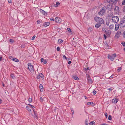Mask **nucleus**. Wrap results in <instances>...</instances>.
Returning a JSON list of instances; mask_svg holds the SVG:
<instances>
[{
    "mask_svg": "<svg viewBox=\"0 0 125 125\" xmlns=\"http://www.w3.org/2000/svg\"><path fill=\"white\" fill-rule=\"evenodd\" d=\"M84 97H85V99H87V97H86V96H84Z\"/></svg>",
    "mask_w": 125,
    "mask_h": 125,
    "instance_id": "338daca9",
    "label": "nucleus"
},
{
    "mask_svg": "<svg viewBox=\"0 0 125 125\" xmlns=\"http://www.w3.org/2000/svg\"><path fill=\"white\" fill-rule=\"evenodd\" d=\"M63 58H65L66 59H67V58L66 57V56L65 55H64L63 56Z\"/></svg>",
    "mask_w": 125,
    "mask_h": 125,
    "instance_id": "5fc2aeb1",
    "label": "nucleus"
},
{
    "mask_svg": "<svg viewBox=\"0 0 125 125\" xmlns=\"http://www.w3.org/2000/svg\"><path fill=\"white\" fill-rule=\"evenodd\" d=\"M60 3L58 2H57L56 3V5L55 7H57L58 6V5H60Z\"/></svg>",
    "mask_w": 125,
    "mask_h": 125,
    "instance_id": "393cba45",
    "label": "nucleus"
},
{
    "mask_svg": "<svg viewBox=\"0 0 125 125\" xmlns=\"http://www.w3.org/2000/svg\"><path fill=\"white\" fill-rule=\"evenodd\" d=\"M93 104V103L92 102H88L87 103V104L88 105H91V104Z\"/></svg>",
    "mask_w": 125,
    "mask_h": 125,
    "instance_id": "7c9ffc66",
    "label": "nucleus"
},
{
    "mask_svg": "<svg viewBox=\"0 0 125 125\" xmlns=\"http://www.w3.org/2000/svg\"><path fill=\"white\" fill-rule=\"evenodd\" d=\"M101 24H100V23H97L95 25V27L96 28H99Z\"/></svg>",
    "mask_w": 125,
    "mask_h": 125,
    "instance_id": "a211bd4d",
    "label": "nucleus"
},
{
    "mask_svg": "<svg viewBox=\"0 0 125 125\" xmlns=\"http://www.w3.org/2000/svg\"><path fill=\"white\" fill-rule=\"evenodd\" d=\"M123 38H125V31L124 32L123 34Z\"/></svg>",
    "mask_w": 125,
    "mask_h": 125,
    "instance_id": "c756f323",
    "label": "nucleus"
},
{
    "mask_svg": "<svg viewBox=\"0 0 125 125\" xmlns=\"http://www.w3.org/2000/svg\"><path fill=\"white\" fill-rule=\"evenodd\" d=\"M111 8H109V9H108V10H111V7H110Z\"/></svg>",
    "mask_w": 125,
    "mask_h": 125,
    "instance_id": "774afa93",
    "label": "nucleus"
},
{
    "mask_svg": "<svg viewBox=\"0 0 125 125\" xmlns=\"http://www.w3.org/2000/svg\"><path fill=\"white\" fill-rule=\"evenodd\" d=\"M87 78H90V76L89 75H87Z\"/></svg>",
    "mask_w": 125,
    "mask_h": 125,
    "instance_id": "69168bd1",
    "label": "nucleus"
},
{
    "mask_svg": "<svg viewBox=\"0 0 125 125\" xmlns=\"http://www.w3.org/2000/svg\"><path fill=\"white\" fill-rule=\"evenodd\" d=\"M107 89H108V90H110V91H111V90H112V89L111 88H108Z\"/></svg>",
    "mask_w": 125,
    "mask_h": 125,
    "instance_id": "052dcab7",
    "label": "nucleus"
},
{
    "mask_svg": "<svg viewBox=\"0 0 125 125\" xmlns=\"http://www.w3.org/2000/svg\"><path fill=\"white\" fill-rule=\"evenodd\" d=\"M28 101L30 103H31L32 101V99L31 98H30L28 99Z\"/></svg>",
    "mask_w": 125,
    "mask_h": 125,
    "instance_id": "72a5a7b5",
    "label": "nucleus"
},
{
    "mask_svg": "<svg viewBox=\"0 0 125 125\" xmlns=\"http://www.w3.org/2000/svg\"><path fill=\"white\" fill-rule=\"evenodd\" d=\"M2 103V100L0 98V104Z\"/></svg>",
    "mask_w": 125,
    "mask_h": 125,
    "instance_id": "680f3d73",
    "label": "nucleus"
},
{
    "mask_svg": "<svg viewBox=\"0 0 125 125\" xmlns=\"http://www.w3.org/2000/svg\"><path fill=\"white\" fill-rule=\"evenodd\" d=\"M9 3H10L11 2V0H8Z\"/></svg>",
    "mask_w": 125,
    "mask_h": 125,
    "instance_id": "6e6d98bb",
    "label": "nucleus"
},
{
    "mask_svg": "<svg viewBox=\"0 0 125 125\" xmlns=\"http://www.w3.org/2000/svg\"><path fill=\"white\" fill-rule=\"evenodd\" d=\"M109 22H106V24L108 26L109 25Z\"/></svg>",
    "mask_w": 125,
    "mask_h": 125,
    "instance_id": "864d4df0",
    "label": "nucleus"
},
{
    "mask_svg": "<svg viewBox=\"0 0 125 125\" xmlns=\"http://www.w3.org/2000/svg\"><path fill=\"white\" fill-rule=\"evenodd\" d=\"M42 21L41 20H38L37 21V24H40L42 23Z\"/></svg>",
    "mask_w": 125,
    "mask_h": 125,
    "instance_id": "5701e85b",
    "label": "nucleus"
},
{
    "mask_svg": "<svg viewBox=\"0 0 125 125\" xmlns=\"http://www.w3.org/2000/svg\"><path fill=\"white\" fill-rule=\"evenodd\" d=\"M87 81L90 83H92L93 82V80L92 79H87Z\"/></svg>",
    "mask_w": 125,
    "mask_h": 125,
    "instance_id": "4be33fe9",
    "label": "nucleus"
},
{
    "mask_svg": "<svg viewBox=\"0 0 125 125\" xmlns=\"http://www.w3.org/2000/svg\"><path fill=\"white\" fill-rule=\"evenodd\" d=\"M10 41L11 43H13L14 41L12 39H11L10 40Z\"/></svg>",
    "mask_w": 125,
    "mask_h": 125,
    "instance_id": "c85d7f7f",
    "label": "nucleus"
},
{
    "mask_svg": "<svg viewBox=\"0 0 125 125\" xmlns=\"http://www.w3.org/2000/svg\"><path fill=\"white\" fill-rule=\"evenodd\" d=\"M54 20V19L52 17L50 18V20L51 21H53Z\"/></svg>",
    "mask_w": 125,
    "mask_h": 125,
    "instance_id": "c03bdc74",
    "label": "nucleus"
},
{
    "mask_svg": "<svg viewBox=\"0 0 125 125\" xmlns=\"http://www.w3.org/2000/svg\"><path fill=\"white\" fill-rule=\"evenodd\" d=\"M40 12L43 15H45L46 14V12L42 9H40Z\"/></svg>",
    "mask_w": 125,
    "mask_h": 125,
    "instance_id": "dca6fc26",
    "label": "nucleus"
},
{
    "mask_svg": "<svg viewBox=\"0 0 125 125\" xmlns=\"http://www.w3.org/2000/svg\"><path fill=\"white\" fill-rule=\"evenodd\" d=\"M108 119L110 120H111L112 119V117L110 115L109 116Z\"/></svg>",
    "mask_w": 125,
    "mask_h": 125,
    "instance_id": "2f4dec72",
    "label": "nucleus"
},
{
    "mask_svg": "<svg viewBox=\"0 0 125 125\" xmlns=\"http://www.w3.org/2000/svg\"><path fill=\"white\" fill-rule=\"evenodd\" d=\"M40 91L41 92H42L43 90V87L42 84H40Z\"/></svg>",
    "mask_w": 125,
    "mask_h": 125,
    "instance_id": "4468645a",
    "label": "nucleus"
},
{
    "mask_svg": "<svg viewBox=\"0 0 125 125\" xmlns=\"http://www.w3.org/2000/svg\"><path fill=\"white\" fill-rule=\"evenodd\" d=\"M44 76L43 74L42 73H40L38 74L37 76V78H43Z\"/></svg>",
    "mask_w": 125,
    "mask_h": 125,
    "instance_id": "1a4fd4ad",
    "label": "nucleus"
},
{
    "mask_svg": "<svg viewBox=\"0 0 125 125\" xmlns=\"http://www.w3.org/2000/svg\"><path fill=\"white\" fill-rule=\"evenodd\" d=\"M28 68L29 70L31 72H33V67L31 63H28Z\"/></svg>",
    "mask_w": 125,
    "mask_h": 125,
    "instance_id": "39448f33",
    "label": "nucleus"
},
{
    "mask_svg": "<svg viewBox=\"0 0 125 125\" xmlns=\"http://www.w3.org/2000/svg\"><path fill=\"white\" fill-rule=\"evenodd\" d=\"M104 39H106V38H107V36H106V35L105 34H104Z\"/></svg>",
    "mask_w": 125,
    "mask_h": 125,
    "instance_id": "8fccbe9b",
    "label": "nucleus"
},
{
    "mask_svg": "<svg viewBox=\"0 0 125 125\" xmlns=\"http://www.w3.org/2000/svg\"><path fill=\"white\" fill-rule=\"evenodd\" d=\"M114 10L115 13V14H119V8L118 6H116Z\"/></svg>",
    "mask_w": 125,
    "mask_h": 125,
    "instance_id": "423d86ee",
    "label": "nucleus"
},
{
    "mask_svg": "<svg viewBox=\"0 0 125 125\" xmlns=\"http://www.w3.org/2000/svg\"><path fill=\"white\" fill-rule=\"evenodd\" d=\"M121 69L120 68L118 67L117 69V71L118 72H119L121 70Z\"/></svg>",
    "mask_w": 125,
    "mask_h": 125,
    "instance_id": "49530a36",
    "label": "nucleus"
},
{
    "mask_svg": "<svg viewBox=\"0 0 125 125\" xmlns=\"http://www.w3.org/2000/svg\"><path fill=\"white\" fill-rule=\"evenodd\" d=\"M35 36L34 35L33 37L32 38H31V40H34V38L35 37Z\"/></svg>",
    "mask_w": 125,
    "mask_h": 125,
    "instance_id": "37998d69",
    "label": "nucleus"
},
{
    "mask_svg": "<svg viewBox=\"0 0 125 125\" xmlns=\"http://www.w3.org/2000/svg\"><path fill=\"white\" fill-rule=\"evenodd\" d=\"M112 20L114 23H117L118 22L119 18L117 16H114L112 17Z\"/></svg>",
    "mask_w": 125,
    "mask_h": 125,
    "instance_id": "7ed1b4c3",
    "label": "nucleus"
},
{
    "mask_svg": "<svg viewBox=\"0 0 125 125\" xmlns=\"http://www.w3.org/2000/svg\"><path fill=\"white\" fill-rule=\"evenodd\" d=\"M63 42V40L61 39H59L58 40V44H60L62 43Z\"/></svg>",
    "mask_w": 125,
    "mask_h": 125,
    "instance_id": "6ab92c4d",
    "label": "nucleus"
},
{
    "mask_svg": "<svg viewBox=\"0 0 125 125\" xmlns=\"http://www.w3.org/2000/svg\"><path fill=\"white\" fill-rule=\"evenodd\" d=\"M9 58L11 60H13V59L14 58H13L12 56H10L9 57Z\"/></svg>",
    "mask_w": 125,
    "mask_h": 125,
    "instance_id": "79ce46f5",
    "label": "nucleus"
},
{
    "mask_svg": "<svg viewBox=\"0 0 125 125\" xmlns=\"http://www.w3.org/2000/svg\"><path fill=\"white\" fill-rule=\"evenodd\" d=\"M95 20L98 23L103 24L104 23V21L103 19L102 18L96 17L94 18Z\"/></svg>",
    "mask_w": 125,
    "mask_h": 125,
    "instance_id": "f257e3e1",
    "label": "nucleus"
},
{
    "mask_svg": "<svg viewBox=\"0 0 125 125\" xmlns=\"http://www.w3.org/2000/svg\"><path fill=\"white\" fill-rule=\"evenodd\" d=\"M13 60L15 62H19V60L17 58H14L13 59Z\"/></svg>",
    "mask_w": 125,
    "mask_h": 125,
    "instance_id": "b1692460",
    "label": "nucleus"
},
{
    "mask_svg": "<svg viewBox=\"0 0 125 125\" xmlns=\"http://www.w3.org/2000/svg\"><path fill=\"white\" fill-rule=\"evenodd\" d=\"M116 57V53H114L111 55L108 54V58L110 59L111 61H113L115 57Z\"/></svg>",
    "mask_w": 125,
    "mask_h": 125,
    "instance_id": "f03ea898",
    "label": "nucleus"
},
{
    "mask_svg": "<svg viewBox=\"0 0 125 125\" xmlns=\"http://www.w3.org/2000/svg\"><path fill=\"white\" fill-rule=\"evenodd\" d=\"M55 21L56 23H60L62 21V19L60 18L56 17L55 18Z\"/></svg>",
    "mask_w": 125,
    "mask_h": 125,
    "instance_id": "0eeeda50",
    "label": "nucleus"
},
{
    "mask_svg": "<svg viewBox=\"0 0 125 125\" xmlns=\"http://www.w3.org/2000/svg\"><path fill=\"white\" fill-rule=\"evenodd\" d=\"M73 78H78V77L77 76H73Z\"/></svg>",
    "mask_w": 125,
    "mask_h": 125,
    "instance_id": "4d7b16f0",
    "label": "nucleus"
},
{
    "mask_svg": "<svg viewBox=\"0 0 125 125\" xmlns=\"http://www.w3.org/2000/svg\"><path fill=\"white\" fill-rule=\"evenodd\" d=\"M89 30L90 31H92V28H89L88 29V30L89 31Z\"/></svg>",
    "mask_w": 125,
    "mask_h": 125,
    "instance_id": "3c124183",
    "label": "nucleus"
},
{
    "mask_svg": "<svg viewBox=\"0 0 125 125\" xmlns=\"http://www.w3.org/2000/svg\"><path fill=\"white\" fill-rule=\"evenodd\" d=\"M121 27L123 28L125 26V20L121 21L120 24Z\"/></svg>",
    "mask_w": 125,
    "mask_h": 125,
    "instance_id": "6e6552de",
    "label": "nucleus"
},
{
    "mask_svg": "<svg viewBox=\"0 0 125 125\" xmlns=\"http://www.w3.org/2000/svg\"><path fill=\"white\" fill-rule=\"evenodd\" d=\"M43 63L44 64H46L47 63V62L46 60H45L44 61Z\"/></svg>",
    "mask_w": 125,
    "mask_h": 125,
    "instance_id": "a18cd8bd",
    "label": "nucleus"
},
{
    "mask_svg": "<svg viewBox=\"0 0 125 125\" xmlns=\"http://www.w3.org/2000/svg\"><path fill=\"white\" fill-rule=\"evenodd\" d=\"M28 105L30 106V107H31L32 108H35L34 106L30 104H28Z\"/></svg>",
    "mask_w": 125,
    "mask_h": 125,
    "instance_id": "cd10ccee",
    "label": "nucleus"
},
{
    "mask_svg": "<svg viewBox=\"0 0 125 125\" xmlns=\"http://www.w3.org/2000/svg\"><path fill=\"white\" fill-rule=\"evenodd\" d=\"M10 76L12 78H13L14 77L13 74L12 73L11 74Z\"/></svg>",
    "mask_w": 125,
    "mask_h": 125,
    "instance_id": "f704fd0d",
    "label": "nucleus"
},
{
    "mask_svg": "<svg viewBox=\"0 0 125 125\" xmlns=\"http://www.w3.org/2000/svg\"><path fill=\"white\" fill-rule=\"evenodd\" d=\"M44 59L43 58H42L41 59V62H43V61Z\"/></svg>",
    "mask_w": 125,
    "mask_h": 125,
    "instance_id": "de8ad7c7",
    "label": "nucleus"
},
{
    "mask_svg": "<svg viewBox=\"0 0 125 125\" xmlns=\"http://www.w3.org/2000/svg\"><path fill=\"white\" fill-rule=\"evenodd\" d=\"M96 93V91L94 90L93 92V93L94 95H95Z\"/></svg>",
    "mask_w": 125,
    "mask_h": 125,
    "instance_id": "c9c22d12",
    "label": "nucleus"
},
{
    "mask_svg": "<svg viewBox=\"0 0 125 125\" xmlns=\"http://www.w3.org/2000/svg\"><path fill=\"white\" fill-rule=\"evenodd\" d=\"M2 57L1 56L0 57V61L2 60Z\"/></svg>",
    "mask_w": 125,
    "mask_h": 125,
    "instance_id": "0e129e2a",
    "label": "nucleus"
},
{
    "mask_svg": "<svg viewBox=\"0 0 125 125\" xmlns=\"http://www.w3.org/2000/svg\"><path fill=\"white\" fill-rule=\"evenodd\" d=\"M119 28V24H116L115 25V31H117L118 29Z\"/></svg>",
    "mask_w": 125,
    "mask_h": 125,
    "instance_id": "ddd939ff",
    "label": "nucleus"
},
{
    "mask_svg": "<svg viewBox=\"0 0 125 125\" xmlns=\"http://www.w3.org/2000/svg\"><path fill=\"white\" fill-rule=\"evenodd\" d=\"M88 120H86L85 121V124L86 125H88Z\"/></svg>",
    "mask_w": 125,
    "mask_h": 125,
    "instance_id": "ea45409f",
    "label": "nucleus"
},
{
    "mask_svg": "<svg viewBox=\"0 0 125 125\" xmlns=\"http://www.w3.org/2000/svg\"><path fill=\"white\" fill-rule=\"evenodd\" d=\"M67 29L68 31H69L70 32H71V29H70V28H67Z\"/></svg>",
    "mask_w": 125,
    "mask_h": 125,
    "instance_id": "a19ab883",
    "label": "nucleus"
},
{
    "mask_svg": "<svg viewBox=\"0 0 125 125\" xmlns=\"http://www.w3.org/2000/svg\"><path fill=\"white\" fill-rule=\"evenodd\" d=\"M118 99L117 98H115L114 99H112V102L113 103H116L118 101Z\"/></svg>",
    "mask_w": 125,
    "mask_h": 125,
    "instance_id": "2eb2a0df",
    "label": "nucleus"
},
{
    "mask_svg": "<svg viewBox=\"0 0 125 125\" xmlns=\"http://www.w3.org/2000/svg\"><path fill=\"white\" fill-rule=\"evenodd\" d=\"M30 106L29 105H28L26 106V107L28 110L29 111H31V110L30 109Z\"/></svg>",
    "mask_w": 125,
    "mask_h": 125,
    "instance_id": "412c9836",
    "label": "nucleus"
},
{
    "mask_svg": "<svg viewBox=\"0 0 125 125\" xmlns=\"http://www.w3.org/2000/svg\"><path fill=\"white\" fill-rule=\"evenodd\" d=\"M101 125H108L106 124H101Z\"/></svg>",
    "mask_w": 125,
    "mask_h": 125,
    "instance_id": "e2e57ef3",
    "label": "nucleus"
},
{
    "mask_svg": "<svg viewBox=\"0 0 125 125\" xmlns=\"http://www.w3.org/2000/svg\"><path fill=\"white\" fill-rule=\"evenodd\" d=\"M33 113L31 114V115L35 118L37 119L38 118L37 115L35 113V112L34 111V110H33Z\"/></svg>",
    "mask_w": 125,
    "mask_h": 125,
    "instance_id": "9d476101",
    "label": "nucleus"
},
{
    "mask_svg": "<svg viewBox=\"0 0 125 125\" xmlns=\"http://www.w3.org/2000/svg\"><path fill=\"white\" fill-rule=\"evenodd\" d=\"M60 50V48L59 47H58L57 48V51H59Z\"/></svg>",
    "mask_w": 125,
    "mask_h": 125,
    "instance_id": "58836bf2",
    "label": "nucleus"
},
{
    "mask_svg": "<svg viewBox=\"0 0 125 125\" xmlns=\"http://www.w3.org/2000/svg\"><path fill=\"white\" fill-rule=\"evenodd\" d=\"M50 24V23L49 22H46L44 23L43 24V26L45 27H46L48 26Z\"/></svg>",
    "mask_w": 125,
    "mask_h": 125,
    "instance_id": "9b49d317",
    "label": "nucleus"
},
{
    "mask_svg": "<svg viewBox=\"0 0 125 125\" xmlns=\"http://www.w3.org/2000/svg\"><path fill=\"white\" fill-rule=\"evenodd\" d=\"M123 10L124 13H125V5L123 8Z\"/></svg>",
    "mask_w": 125,
    "mask_h": 125,
    "instance_id": "e433bc0d",
    "label": "nucleus"
},
{
    "mask_svg": "<svg viewBox=\"0 0 125 125\" xmlns=\"http://www.w3.org/2000/svg\"><path fill=\"white\" fill-rule=\"evenodd\" d=\"M106 9V8L105 7H103L101 10L99 12V14L103 15L105 13Z\"/></svg>",
    "mask_w": 125,
    "mask_h": 125,
    "instance_id": "20e7f679",
    "label": "nucleus"
},
{
    "mask_svg": "<svg viewBox=\"0 0 125 125\" xmlns=\"http://www.w3.org/2000/svg\"><path fill=\"white\" fill-rule=\"evenodd\" d=\"M107 115H108L106 113L105 114V115L106 116V118H107Z\"/></svg>",
    "mask_w": 125,
    "mask_h": 125,
    "instance_id": "bf43d9fd",
    "label": "nucleus"
},
{
    "mask_svg": "<svg viewBox=\"0 0 125 125\" xmlns=\"http://www.w3.org/2000/svg\"><path fill=\"white\" fill-rule=\"evenodd\" d=\"M106 34L107 35H109L111 33V31H105Z\"/></svg>",
    "mask_w": 125,
    "mask_h": 125,
    "instance_id": "f3484780",
    "label": "nucleus"
},
{
    "mask_svg": "<svg viewBox=\"0 0 125 125\" xmlns=\"http://www.w3.org/2000/svg\"><path fill=\"white\" fill-rule=\"evenodd\" d=\"M121 43L124 46H125V42H122Z\"/></svg>",
    "mask_w": 125,
    "mask_h": 125,
    "instance_id": "4c0bfd02",
    "label": "nucleus"
},
{
    "mask_svg": "<svg viewBox=\"0 0 125 125\" xmlns=\"http://www.w3.org/2000/svg\"><path fill=\"white\" fill-rule=\"evenodd\" d=\"M121 32L120 31H118L116 33L115 36L117 38H118L119 36L121 34Z\"/></svg>",
    "mask_w": 125,
    "mask_h": 125,
    "instance_id": "f8f14e48",
    "label": "nucleus"
},
{
    "mask_svg": "<svg viewBox=\"0 0 125 125\" xmlns=\"http://www.w3.org/2000/svg\"><path fill=\"white\" fill-rule=\"evenodd\" d=\"M94 123H95L94 121H93L89 123V125H94Z\"/></svg>",
    "mask_w": 125,
    "mask_h": 125,
    "instance_id": "a878e982",
    "label": "nucleus"
},
{
    "mask_svg": "<svg viewBox=\"0 0 125 125\" xmlns=\"http://www.w3.org/2000/svg\"><path fill=\"white\" fill-rule=\"evenodd\" d=\"M89 69V68H85L84 69V70L86 71Z\"/></svg>",
    "mask_w": 125,
    "mask_h": 125,
    "instance_id": "09e8293b",
    "label": "nucleus"
},
{
    "mask_svg": "<svg viewBox=\"0 0 125 125\" xmlns=\"http://www.w3.org/2000/svg\"><path fill=\"white\" fill-rule=\"evenodd\" d=\"M122 4L123 5H125V0H124L122 2Z\"/></svg>",
    "mask_w": 125,
    "mask_h": 125,
    "instance_id": "473e14b6",
    "label": "nucleus"
},
{
    "mask_svg": "<svg viewBox=\"0 0 125 125\" xmlns=\"http://www.w3.org/2000/svg\"><path fill=\"white\" fill-rule=\"evenodd\" d=\"M114 26L113 24H111L109 26V28L111 30H112L114 29Z\"/></svg>",
    "mask_w": 125,
    "mask_h": 125,
    "instance_id": "aec40b11",
    "label": "nucleus"
},
{
    "mask_svg": "<svg viewBox=\"0 0 125 125\" xmlns=\"http://www.w3.org/2000/svg\"><path fill=\"white\" fill-rule=\"evenodd\" d=\"M71 63V61H70L68 62V64H70Z\"/></svg>",
    "mask_w": 125,
    "mask_h": 125,
    "instance_id": "13d9d810",
    "label": "nucleus"
},
{
    "mask_svg": "<svg viewBox=\"0 0 125 125\" xmlns=\"http://www.w3.org/2000/svg\"><path fill=\"white\" fill-rule=\"evenodd\" d=\"M71 110L72 113V115H73L74 113V111L73 109V108H71Z\"/></svg>",
    "mask_w": 125,
    "mask_h": 125,
    "instance_id": "bb28decb",
    "label": "nucleus"
},
{
    "mask_svg": "<svg viewBox=\"0 0 125 125\" xmlns=\"http://www.w3.org/2000/svg\"><path fill=\"white\" fill-rule=\"evenodd\" d=\"M40 101H41V102L42 101L43 99H42V97H40Z\"/></svg>",
    "mask_w": 125,
    "mask_h": 125,
    "instance_id": "603ef678",
    "label": "nucleus"
}]
</instances>
